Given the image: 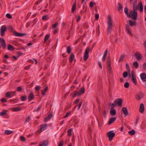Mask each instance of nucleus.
<instances>
[{
  "label": "nucleus",
  "mask_w": 146,
  "mask_h": 146,
  "mask_svg": "<svg viewBox=\"0 0 146 146\" xmlns=\"http://www.w3.org/2000/svg\"><path fill=\"white\" fill-rule=\"evenodd\" d=\"M133 11H131V16L133 15V17L132 19L134 20H136L137 19V12L136 11L138 8V6L137 5V0H135L133 2Z\"/></svg>",
  "instance_id": "1"
},
{
  "label": "nucleus",
  "mask_w": 146,
  "mask_h": 146,
  "mask_svg": "<svg viewBox=\"0 0 146 146\" xmlns=\"http://www.w3.org/2000/svg\"><path fill=\"white\" fill-rule=\"evenodd\" d=\"M108 27L107 28V33L108 35L111 33V31L113 27V24L112 23V20L111 18L110 15H108Z\"/></svg>",
  "instance_id": "2"
},
{
  "label": "nucleus",
  "mask_w": 146,
  "mask_h": 146,
  "mask_svg": "<svg viewBox=\"0 0 146 146\" xmlns=\"http://www.w3.org/2000/svg\"><path fill=\"white\" fill-rule=\"evenodd\" d=\"M90 50V48H87L85 50L84 56V61L86 60L89 57V53Z\"/></svg>",
  "instance_id": "3"
},
{
  "label": "nucleus",
  "mask_w": 146,
  "mask_h": 146,
  "mask_svg": "<svg viewBox=\"0 0 146 146\" xmlns=\"http://www.w3.org/2000/svg\"><path fill=\"white\" fill-rule=\"evenodd\" d=\"M123 102L121 98H117L115 100L114 103L115 105L121 107L122 102Z\"/></svg>",
  "instance_id": "4"
},
{
  "label": "nucleus",
  "mask_w": 146,
  "mask_h": 146,
  "mask_svg": "<svg viewBox=\"0 0 146 146\" xmlns=\"http://www.w3.org/2000/svg\"><path fill=\"white\" fill-rule=\"evenodd\" d=\"M134 56L138 61L141 60L143 58L142 55L138 52H136L135 53Z\"/></svg>",
  "instance_id": "5"
},
{
  "label": "nucleus",
  "mask_w": 146,
  "mask_h": 146,
  "mask_svg": "<svg viewBox=\"0 0 146 146\" xmlns=\"http://www.w3.org/2000/svg\"><path fill=\"white\" fill-rule=\"evenodd\" d=\"M7 28L5 26H2L0 29V34L1 36H4L5 35V33L7 31Z\"/></svg>",
  "instance_id": "6"
},
{
  "label": "nucleus",
  "mask_w": 146,
  "mask_h": 146,
  "mask_svg": "<svg viewBox=\"0 0 146 146\" xmlns=\"http://www.w3.org/2000/svg\"><path fill=\"white\" fill-rule=\"evenodd\" d=\"M47 126L48 125L46 123L40 125V129L38 130V131L40 133L41 132L45 130L47 127Z\"/></svg>",
  "instance_id": "7"
},
{
  "label": "nucleus",
  "mask_w": 146,
  "mask_h": 146,
  "mask_svg": "<svg viewBox=\"0 0 146 146\" xmlns=\"http://www.w3.org/2000/svg\"><path fill=\"white\" fill-rule=\"evenodd\" d=\"M0 43L3 49L6 48V45L5 41L3 38H0Z\"/></svg>",
  "instance_id": "8"
},
{
  "label": "nucleus",
  "mask_w": 146,
  "mask_h": 146,
  "mask_svg": "<svg viewBox=\"0 0 146 146\" xmlns=\"http://www.w3.org/2000/svg\"><path fill=\"white\" fill-rule=\"evenodd\" d=\"M107 63H108V65H107V68L109 71V72L110 73H111L112 72L111 68V62H110V58H109L108 59Z\"/></svg>",
  "instance_id": "9"
},
{
  "label": "nucleus",
  "mask_w": 146,
  "mask_h": 146,
  "mask_svg": "<svg viewBox=\"0 0 146 146\" xmlns=\"http://www.w3.org/2000/svg\"><path fill=\"white\" fill-rule=\"evenodd\" d=\"M124 12L125 14L127 15V16H129L130 17L131 19L133 17V15H132L131 16V11L130 12L129 14V13L128 12V9L127 7H126L124 9Z\"/></svg>",
  "instance_id": "10"
},
{
  "label": "nucleus",
  "mask_w": 146,
  "mask_h": 146,
  "mask_svg": "<svg viewBox=\"0 0 146 146\" xmlns=\"http://www.w3.org/2000/svg\"><path fill=\"white\" fill-rule=\"evenodd\" d=\"M28 99L29 101L33 100L34 98V96L33 92H31L28 96Z\"/></svg>",
  "instance_id": "11"
},
{
  "label": "nucleus",
  "mask_w": 146,
  "mask_h": 146,
  "mask_svg": "<svg viewBox=\"0 0 146 146\" xmlns=\"http://www.w3.org/2000/svg\"><path fill=\"white\" fill-rule=\"evenodd\" d=\"M52 115H53L52 113H50L45 117V119L44 120V121H47L52 118Z\"/></svg>",
  "instance_id": "12"
},
{
  "label": "nucleus",
  "mask_w": 146,
  "mask_h": 146,
  "mask_svg": "<svg viewBox=\"0 0 146 146\" xmlns=\"http://www.w3.org/2000/svg\"><path fill=\"white\" fill-rule=\"evenodd\" d=\"M110 113L111 115L112 116H115L116 114V111L114 109H111Z\"/></svg>",
  "instance_id": "13"
},
{
  "label": "nucleus",
  "mask_w": 146,
  "mask_h": 146,
  "mask_svg": "<svg viewBox=\"0 0 146 146\" xmlns=\"http://www.w3.org/2000/svg\"><path fill=\"white\" fill-rule=\"evenodd\" d=\"M145 110L144 106V104L143 103H141L139 107V111L141 113L143 112Z\"/></svg>",
  "instance_id": "14"
},
{
  "label": "nucleus",
  "mask_w": 146,
  "mask_h": 146,
  "mask_svg": "<svg viewBox=\"0 0 146 146\" xmlns=\"http://www.w3.org/2000/svg\"><path fill=\"white\" fill-rule=\"evenodd\" d=\"M113 131H111L108 132L107 133L108 137H114L115 135V134L113 132Z\"/></svg>",
  "instance_id": "15"
},
{
  "label": "nucleus",
  "mask_w": 146,
  "mask_h": 146,
  "mask_svg": "<svg viewBox=\"0 0 146 146\" xmlns=\"http://www.w3.org/2000/svg\"><path fill=\"white\" fill-rule=\"evenodd\" d=\"M122 110L125 116H127L128 115L127 110L125 107H123Z\"/></svg>",
  "instance_id": "16"
},
{
  "label": "nucleus",
  "mask_w": 146,
  "mask_h": 146,
  "mask_svg": "<svg viewBox=\"0 0 146 146\" xmlns=\"http://www.w3.org/2000/svg\"><path fill=\"white\" fill-rule=\"evenodd\" d=\"M143 93L140 92L136 96V99L137 100H140L143 97Z\"/></svg>",
  "instance_id": "17"
},
{
  "label": "nucleus",
  "mask_w": 146,
  "mask_h": 146,
  "mask_svg": "<svg viewBox=\"0 0 146 146\" xmlns=\"http://www.w3.org/2000/svg\"><path fill=\"white\" fill-rule=\"evenodd\" d=\"M116 118L115 117H111L110 119L108 124L110 125L114 122L116 120Z\"/></svg>",
  "instance_id": "18"
},
{
  "label": "nucleus",
  "mask_w": 146,
  "mask_h": 146,
  "mask_svg": "<svg viewBox=\"0 0 146 146\" xmlns=\"http://www.w3.org/2000/svg\"><path fill=\"white\" fill-rule=\"evenodd\" d=\"M140 77L141 79L144 82L146 81V74L142 73L141 74Z\"/></svg>",
  "instance_id": "19"
},
{
  "label": "nucleus",
  "mask_w": 146,
  "mask_h": 146,
  "mask_svg": "<svg viewBox=\"0 0 146 146\" xmlns=\"http://www.w3.org/2000/svg\"><path fill=\"white\" fill-rule=\"evenodd\" d=\"M14 35L16 36H23L26 35V34L24 33H19L16 31H15L14 33Z\"/></svg>",
  "instance_id": "20"
},
{
  "label": "nucleus",
  "mask_w": 146,
  "mask_h": 146,
  "mask_svg": "<svg viewBox=\"0 0 146 146\" xmlns=\"http://www.w3.org/2000/svg\"><path fill=\"white\" fill-rule=\"evenodd\" d=\"M48 144V141L47 140L43 141L42 142V144L38 146H47Z\"/></svg>",
  "instance_id": "21"
},
{
  "label": "nucleus",
  "mask_w": 146,
  "mask_h": 146,
  "mask_svg": "<svg viewBox=\"0 0 146 146\" xmlns=\"http://www.w3.org/2000/svg\"><path fill=\"white\" fill-rule=\"evenodd\" d=\"M76 1H75L72 5V12L73 13L76 9Z\"/></svg>",
  "instance_id": "22"
},
{
  "label": "nucleus",
  "mask_w": 146,
  "mask_h": 146,
  "mask_svg": "<svg viewBox=\"0 0 146 146\" xmlns=\"http://www.w3.org/2000/svg\"><path fill=\"white\" fill-rule=\"evenodd\" d=\"M74 92L75 93L73 95L72 97L73 98L75 97L76 96H79L81 95L79 92H78L75 91H74Z\"/></svg>",
  "instance_id": "23"
},
{
  "label": "nucleus",
  "mask_w": 146,
  "mask_h": 146,
  "mask_svg": "<svg viewBox=\"0 0 146 146\" xmlns=\"http://www.w3.org/2000/svg\"><path fill=\"white\" fill-rule=\"evenodd\" d=\"M15 48L12 45L8 44V49L9 50H15Z\"/></svg>",
  "instance_id": "24"
},
{
  "label": "nucleus",
  "mask_w": 146,
  "mask_h": 146,
  "mask_svg": "<svg viewBox=\"0 0 146 146\" xmlns=\"http://www.w3.org/2000/svg\"><path fill=\"white\" fill-rule=\"evenodd\" d=\"M74 58V55L73 54H72L70 56V57L69 58V60L70 62V63H72L73 60Z\"/></svg>",
  "instance_id": "25"
},
{
  "label": "nucleus",
  "mask_w": 146,
  "mask_h": 146,
  "mask_svg": "<svg viewBox=\"0 0 146 146\" xmlns=\"http://www.w3.org/2000/svg\"><path fill=\"white\" fill-rule=\"evenodd\" d=\"M21 109V107H17L12 108V110L14 111H20Z\"/></svg>",
  "instance_id": "26"
},
{
  "label": "nucleus",
  "mask_w": 146,
  "mask_h": 146,
  "mask_svg": "<svg viewBox=\"0 0 146 146\" xmlns=\"http://www.w3.org/2000/svg\"><path fill=\"white\" fill-rule=\"evenodd\" d=\"M133 66L136 68H137L139 67V64L138 62H134L133 63Z\"/></svg>",
  "instance_id": "27"
},
{
  "label": "nucleus",
  "mask_w": 146,
  "mask_h": 146,
  "mask_svg": "<svg viewBox=\"0 0 146 146\" xmlns=\"http://www.w3.org/2000/svg\"><path fill=\"white\" fill-rule=\"evenodd\" d=\"M48 89V87L46 86L44 89V90H42V95L43 96H45V93L47 91Z\"/></svg>",
  "instance_id": "28"
},
{
  "label": "nucleus",
  "mask_w": 146,
  "mask_h": 146,
  "mask_svg": "<svg viewBox=\"0 0 146 146\" xmlns=\"http://www.w3.org/2000/svg\"><path fill=\"white\" fill-rule=\"evenodd\" d=\"M85 88L84 86H83L81 88V90L79 91L81 95L84 94L85 92Z\"/></svg>",
  "instance_id": "29"
},
{
  "label": "nucleus",
  "mask_w": 146,
  "mask_h": 146,
  "mask_svg": "<svg viewBox=\"0 0 146 146\" xmlns=\"http://www.w3.org/2000/svg\"><path fill=\"white\" fill-rule=\"evenodd\" d=\"M131 78L134 84L135 85H136L137 84V82L135 76H132V77H131Z\"/></svg>",
  "instance_id": "30"
},
{
  "label": "nucleus",
  "mask_w": 146,
  "mask_h": 146,
  "mask_svg": "<svg viewBox=\"0 0 146 146\" xmlns=\"http://www.w3.org/2000/svg\"><path fill=\"white\" fill-rule=\"evenodd\" d=\"M139 5L140 6L139 10L141 12H142L143 11V6L142 3L141 2H140L139 3Z\"/></svg>",
  "instance_id": "31"
},
{
  "label": "nucleus",
  "mask_w": 146,
  "mask_h": 146,
  "mask_svg": "<svg viewBox=\"0 0 146 146\" xmlns=\"http://www.w3.org/2000/svg\"><path fill=\"white\" fill-rule=\"evenodd\" d=\"M125 54H122L121 55L119 60V62H120L122 61L125 57Z\"/></svg>",
  "instance_id": "32"
},
{
  "label": "nucleus",
  "mask_w": 146,
  "mask_h": 146,
  "mask_svg": "<svg viewBox=\"0 0 146 146\" xmlns=\"http://www.w3.org/2000/svg\"><path fill=\"white\" fill-rule=\"evenodd\" d=\"M129 22L130 25L131 27L133 26L134 25V24L136 23V22H133L132 21L130 20L129 21Z\"/></svg>",
  "instance_id": "33"
},
{
  "label": "nucleus",
  "mask_w": 146,
  "mask_h": 146,
  "mask_svg": "<svg viewBox=\"0 0 146 146\" xmlns=\"http://www.w3.org/2000/svg\"><path fill=\"white\" fill-rule=\"evenodd\" d=\"M128 133L131 135L132 136L135 134V131L134 130L132 129L129 131L128 132Z\"/></svg>",
  "instance_id": "34"
},
{
  "label": "nucleus",
  "mask_w": 146,
  "mask_h": 146,
  "mask_svg": "<svg viewBox=\"0 0 146 146\" xmlns=\"http://www.w3.org/2000/svg\"><path fill=\"white\" fill-rule=\"evenodd\" d=\"M13 132L12 131L8 130H6L5 131V134L7 135H9L13 133Z\"/></svg>",
  "instance_id": "35"
},
{
  "label": "nucleus",
  "mask_w": 146,
  "mask_h": 146,
  "mask_svg": "<svg viewBox=\"0 0 146 146\" xmlns=\"http://www.w3.org/2000/svg\"><path fill=\"white\" fill-rule=\"evenodd\" d=\"M72 129L70 128L68 129V136H71L72 134H71V132L72 131Z\"/></svg>",
  "instance_id": "36"
},
{
  "label": "nucleus",
  "mask_w": 146,
  "mask_h": 146,
  "mask_svg": "<svg viewBox=\"0 0 146 146\" xmlns=\"http://www.w3.org/2000/svg\"><path fill=\"white\" fill-rule=\"evenodd\" d=\"M9 30L11 32H13V33L15 31L14 30L13 27L11 25H10L9 27Z\"/></svg>",
  "instance_id": "37"
},
{
  "label": "nucleus",
  "mask_w": 146,
  "mask_h": 146,
  "mask_svg": "<svg viewBox=\"0 0 146 146\" xmlns=\"http://www.w3.org/2000/svg\"><path fill=\"white\" fill-rule=\"evenodd\" d=\"M50 36V34L49 35H46V36L45 37L44 39V42H45L47 40H48V39L49 38Z\"/></svg>",
  "instance_id": "38"
},
{
  "label": "nucleus",
  "mask_w": 146,
  "mask_h": 146,
  "mask_svg": "<svg viewBox=\"0 0 146 146\" xmlns=\"http://www.w3.org/2000/svg\"><path fill=\"white\" fill-rule=\"evenodd\" d=\"M27 97L26 96H21V99L22 101H24L27 100Z\"/></svg>",
  "instance_id": "39"
},
{
  "label": "nucleus",
  "mask_w": 146,
  "mask_h": 146,
  "mask_svg": "<svg viewBox=\"0 0 146 146\" xmlns=\"http://www.w3.org/2000/svg\"><path fill=\"white\" fill-rule=\"evenodd\" d=\"M71 48L70 46H68L67 48V52L68 54L71 52Z\"/></svg>",
  "instance_id": "40"
},
{
  "label": "nucleus",
  "mask_w": 146,
  "mask_h": 146,
  "mask_svg": "<svg viewBox=\"0 0 146 146\" xmlns=\"http://www.w3.org/2000/svg\"><path fill=\"white\" fill-rule=\"evenodd\" d=\"M70 111H68L66 113V115L64 116V118H66L68 117L70 114Z\"/></svg>",
  "instance_id": "41"
},
{
  "label": "nucleus",
  "mask_w": 146,
  "mask_h": 146,
  "mask_svg": "<svg viewBox=\"0 0 146 146\" xmlns=\"http://www.w3.org/2000/svg\"><path fill=\"white\" fill-rule=\"evenodd\" d=\"M10 93V92H8L6 93L5 94V96L6 97L11 98V96Z\"/></svg>",
  "instance_id": "42"
},
{
  "label": "nucleus",
  "mask_w": 146,
  "mask_h": 146,
  "mask_svg": "<svg viewBox=\"0 0 146 146\" xmlns=\"http://www.w3.org/2000/svg\"><path fill=\"white\" fill-rule=\"evenodd\" d=\"M126 69H127V71L129 72H130V70L129 68V65L127 63H126Z\"/></svg>",
  "instance_id": "43"
},
{
  "label": "nucleus",
  "mask_w": 146,
  "mask_h": 146,
  "mask_svg": "<svg viewBox=\"0 0 146 146\" xmlns=\"http://www.w3.org/2000/svg\"><path fill=\"white\" fill-rule=\"evenodd\" d=\"M118 5H119V8L118 9V10L119 11L120 10H121L123 8V7L122 5L120 3H118Z\"/></svg>",
  "instance_id": "44"
},
{
  "label": "nucleus",
  "mask_w": 146,
  "mask_h": 146,
  "mask_svg": "<svg viewBox=\"0 0 146 146\" xmlns=\"http://www.w3.org/2000/svg\"><path fill=\"white\" fill-rule=\"evenodd\" d=\"M128 76V73L127 72H125L123 73V77L124 78L127 77Z\"/></svg>",
  "instance_id": "45"
},
{
  "label": "nucleus",
  "mask_w": 146,
  "mask_h": 146,
  "mask_svg": "<svg viewBox=\"0 0 146 146\" xmlns=\"http://www.w3.org/2000/svg\"><path fill=\"white\" fill-rule=\"evenodd\" d=\"M41 107H42L41 106H39L38 107V108L36 109H35L34 110V111H35V112H37V111H40L41 110Z\"/></svg>",
  "instance_id": "46"
},
{
  "label": "nucleus",
  "mask_w": 146,
  "mask_h": 146,
  "mask_svg": "<svg viewBox=\"0 0 146 146\" xmlns=\"http://www.w3.org/2000/svg\"><path fill=\"white\" fill-rule=\"evenodd\" d=\"M129 84L128 82H125L124 84L125 87L126 88H128L129 87Z\"/></svg>",
  "instance_id": "47"
},
{
  "label": "nucleus",
  "mask_w": 146,
  "mask_h": 146,
  "mask_svg": "<svg viewBox=\"0 0 146 146\" xmlns=\"http://www.w3.org/2000/svg\"><path fill=\"white\" fill-rule=\"evenodd\" d=\"M7 115V113L4 111H2L0 113V116H3Z\"/></svg>",
  "instance_id": "48"
},
{
  "label": "nucleus",
  "mask_w": 146,
  "mask_h": 146,
  "mask_svg": "<svg viewBox=\"0 0 146 146\" xmlns=\"http://www.w3.org/2000/svg\"><path fill=\"white\" fill-rule=\"evenodd\" d=\"M58 23H55L53 25L52 27V29H54L58 25Z\"/></svg>",
  "instance_id": "49"
},
{
  "label": "nucleus",
  "mask_w": 146,
  "mask_h": 146,
  "mask_svg": "<svg viewBox=\"0 0 146 146\" xmlns=\"http://www.w3.org/2000/svg\"><path fill=\"white\" fill-rule=\"evenodd\" d=\"M82 102H80V103H79V105L75 106H74V108H76V107H77V106H78V109H79L80 108V107L82 105Z\"/></svg>",
  "instance_id": "50"
},
{
  "label": "nucleus",
  "mask_w": 146,
  "mask_h": 146,
  "mask_svg": "<svg viewBox=\"0 0 146 146\" xmlns=\"http://www.w3.org/2000/svg\"><path fill=\"white\" fill-rule=\"evenodd\" d=\"M6 17L9 19H11L12 18V16L9 13H7L6 14Z\"/></svg>",
  "instance_id": "51"
},
{
  "label": "nucleus",
  "mask_w": 146,
  "mask_h": 146,
  "mask_svg": "<svg viewBox=\"0 0 146 146\" xmlns=\"http://www.w3.org/2000/svg\"><path fill=\"white\" fill-rule=\"evenodd\" d=\"M16 90L18 92H20L22 90V88L21 87H18L17 88Z\"/></svg>",
  "instance_id": "52"
},
{
  "label": "nucleus",
  "mask_w": 146,
  "mask_h": 146,
  "mask_svg": "<svg viewBox=\"0 0 146 146\" xmlns=\"http://www.w3.org/2000/svg\"><path fill=\"white\" fill-rule=\"evenodd\" d=\"M95 4V5H96V3H93L92 1H91L90 4V6L91 7H92L94 6V4Z\"/></svg>",
  "instance_id": "53"
},
{
  "label": "nucleus",
  "mask_w": 146,
  "mask_h": 146,
  "mask_svg": "<svg viewBox=\"0 0 146 146\" xmlns=\"http://www.w3.org/2000/svg\"><path fill=\"white\" fill-rule=\"evenodd\" d=\"M126 31L127 32V33L130 35H131V36H133V35L132 34L131 32L130 31V29L129 30H126Z\"/></svg>",
  "instance_id": "54"
},
{
  "label": "nucleus",
  "mask_w": 146,
  "mask_h": 146,
  "mask_svg": "<svg viewBox=\"0 0 146 146\" xmlns=\"http://www.w3.org/2000/svg\"><path fill=\"white\" fill-rule=\"evenodd\" d=\"M63 140H62V141L59 142L58 146H63Z\"/></svg>",
  "instance_id": "55"
},
{
  "label": "nucleus",
  "mask_w": 146,
  "mask_h": 146,
  "mask_svg": "<svg viewBox=\"0 0 146 146\" xmlns=\"http://www.w3.org/2000/svg\"><path fill=\"white\" fill-rule=\"evenodd\" d=\"M31 118V117L30 116H28L26 118L25 120V122H29V121L30 120Z\"/></svg>",
  "instance_id": "56"
},
{
  "label": "nucleus",
  "mask_w": 146,
  "mask_h": 146,
  "mask_svg": "<svg viewBox=\"0 0 146 146\" xmlns=\"http://www.w3.org/2000/svg\"><path fill=\"white\" fill-rule=\"evenodd\" d=\"M110 105L111 106V109H113V108H114L115 107V106H116L115 104H114L113 103H110Z\"/></svg>",
  "instance_id": "57"
},
{
  "label": "nucleus",
  "mask_w": 146,
  "mask_h": 146,
  "mask_svg": "<svg viewBox=\"0 0 146 146\" xmlns=\"http://www.w3.org/2000/svg\"><path fill=\"white\" fill-rule=\"evenodd\" d=\"M95 19L97 20H98L99 17V15L97 13H96L95 15Z\"/></svg>",
  "instance_id": "58"
},
{
  "label": "nucleus",
  "mask_w": 146,
  "mask_h": 146,
  "mask_svg": "<svg viewBox=\"0 0 146 146\" xmlns=\"http://www.w3.org/2000/svg\"><path fill=\"white\" fill-rule=\"evenodd\" d=\"M1 101L2 102H7V100L5 98H3L1 99Z\"/></svg>",
  "instance_id": "59"
},
{
  "label": "nucleus",
  "mask_w": 146,
  "mask_h": 146,
  "mask_svg": "<svg viewBox=\"0 0 146 146\" xmlns=\"http://www.w3.org/2000/svg\"><path fill=\"white\" fill-rule=\"evenodd\" d=\"M108 53V49H106L105 50L103 56L106 57Z\"/></svg>",
  "instance_id": "60"
},
{
  "label": "nucleus",
  "mask_w": 146,
  "mask_h": 146,
  "mask_svg": "<svg viewBox=\"0 0 146 146\" xmlns=\"http://www.w3.org/2000/svg\"><path fill=\"white\" fill-rule=\"evenodd\" d=\"M40 88V87L39 86H36L35 88V90L36 91L39 90Z\"/></svg>",
  "instance_id": "61"
},
{
  "label": "nucleus",
  "mask_w": 146,
  "mask_h": 146,
  "mask_svg": "<svg viewBox=\"0 0 146 146\" xmlns=\"http://www.w3.org/2000/svg\"><path fill=\"white\" fill-rule=\"evenodd\" d=\"M47 15H45L42 17V19L43 20H45L47 19Z\"/></svg>",
  "instance_id": "62"
},
{
  "label": "nucleus",
  "mask_w": 146,
  "mask_h": 146,
  "mask_svg": "<svg viewBox=\"0 0 146 146\" xmlns=\"http://www.w3.org/2000/svg\"><path fill=\"white\" fill-rule=\"evenodd\" d=\"M58 31V29H56L54 30V31L53 32L54 34H56L57 33Z\"/></svg>",
  "instance_id": "63"
},
{
  "label": "nucleus",
  "mask_w": 146,
  "mask_h": 146,
  "mask_svg": "<svg viewBox=\"0 0 146 146\" xmlns=\"http://www.w3.org/2000/svg\"><path fill=\"white\" fill-rule=\"evenodd\" d=\"M125 26L126 30L130 29L129 26L127 24Z\"/></svg>",
  "instance_id": "64"
}]
</instances>
